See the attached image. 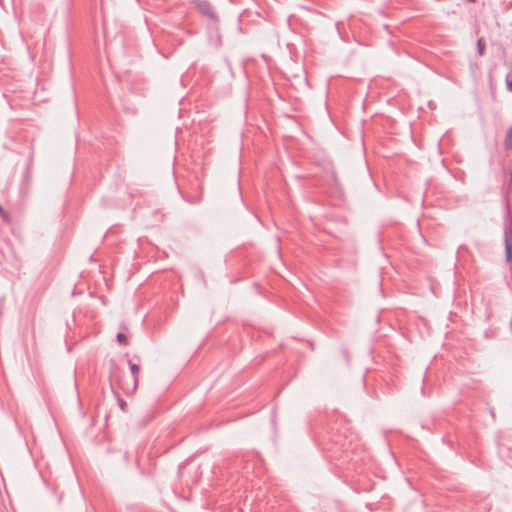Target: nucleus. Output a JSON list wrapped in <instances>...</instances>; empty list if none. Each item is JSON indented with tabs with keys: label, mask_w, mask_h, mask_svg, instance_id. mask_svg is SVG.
I'll list each match as a JSON object with an SVG mask.
<instances>
[{
	"label": "nucleus",
	"mask_w": 512,
	"mask_h": 512,
	"mask_svg": "<svg viewBox=\"0 0 512 512\" xmlns=\"http://www.w3.org/2000/svg\"><path fill=\"white\" fill-rule=\"evenodd\" d=\"M118 404L121 410L126 411L127 403L122 398H118Z\"/></svg>",
	"instance_id": "9d476101"
},
{
	"label": "nucleus",
	"mask_w": 512,
	"mask_h": 512,
	"mask_svg": "<svg viewBox=\"0 0 512 512\" xmlns=\"http://www.w3.org/2000/svg\"><path fill=\"white\" fill-rule=\"evenodd\" d=\"M485 46H486V43H485V40L483 38H479L477 40V45H476V49H477V53L482 56L484 55V52H485Z\"/></svg>",
	"instance_id": "0eeeda50"
},
{
	"label": "nucleus",
	"mask_w": 512,
	"mask_h": 512,
	"mask_svg": "<svg viewBox=\"0 0 512 512\" xmlns=\"http://www.w3.org/2000/svg\"><path fill=\"white\" fill-rule=\"evenodd\" d=\"M0 215L3 217V218H7L8 217V214L7 212L4 210V208L0 205Z\"/></svg>",
	"instance_id": "9b49d317"
},
{
	"label": "nucleus",
	"mask_w": 512,
	"mask_h": 512,
	"mask_svg": "<svg viewBox=\"0 0 512 512\" xmlns=\"http://www.w3.org/2000/svg\"><path fill=\"white\" fill-rule=\"evenodd\" d=\"M467 1L470 2V3H474L475 2V0H467Z\"/></svg>",
	"instance_id": "4468645a"
},
{
	"label": "nucleus",
	"mask_w": 512,
	"mask_h": 512,
	"mask_svg": "<svg viewBox=\"0 0 512 512\" xmlns=\"http://www.w3.org/2000/svg\"><path fill=\"white\" fill-rule=\"evenodd\" d=\"M191 4L195 6V8L202 16L208 17L210 20L214 22V24L219 22L212 5L208 1L191 0Z\"/></svg>",
	"instance_id": "7ed1b4c3"
},
{
	"label": "nucleus",
	"mask_w": 512,
	"mask_h": 512,
	"mask_svg": "<svg viewBox=\"0 0 512 512\" xmlns=\"http://www.w3.org/2000/svg\"><path fill=\"white\" fill-rule=\"evenodd\" d=\"M116 340L120 345H124V346L128 345V339L124 333L119 332L116 335Z\"/></svg>",
	"instance_id": "6e6552de"
},
{
	"label": "nucleus",
	"mask_w": 512,
	"mask_h": 512,
	"mask_svg": "<svg viewBox=\"0 0 512 512\" xmlns=\"http://www.w3.org/2000/svg\"><path fill=\"white\" fill-rule=\"evenodd\" d=\"M512 220L507 217L504 222V247H505V260L507 263L512 261Z\"/></svg>",
	"instance_id": "f03ea898"
},
{
	"label": "nucleus",
	"mask_w": 512,
	"mask_h": 512,
	"mask_svg": "<svg viewBox=\"0 0 512 512\" xmlns=\"http://www.w3.org/2000/svg\"><path fill=\"white\" fill-rule=\"evenodd\" d=\"M236 185L238 187V189L240 190V180H239V176L236 177Z\"/></svg>",
	"instance_id": "ddd939ff"
},
{
	"label": "nucleus",
	"mask_w": 512,
	"mask_h": 512,
	"mask_svg": "<svg viewBox=\"0 0 512 512\" xmlns=\"http://www.w3.org/2000/svg\"><path fill=\"white\" fill-rule=\"evenodd\" d=\"M208 38L210 44L215 48H220L222 45L221 35L212 25L208 27Z\"/></svg>",
	"instance_id": "20e7f679"
},
{
	"label": "nucleus",
	"mask_w": 512,
	"mask_h": 512,
	"mask_svg": "<svg viewBox=\"0 0 512 512\" xmlns=\"http://www.w3.org/2000/svg\"><path fill=\"white\" fill-rule=\"evenodd\" d=\"M509 90L512 92V79L507 81Z\"/></svg>",
	"instance_id": "f8f14e48"
},
{
	"label": "nucleus",
	"mask_w": 512,
	"mask_h": 512,
	"mask_svg": "<svg viewBox=\"0 0 512 512\" xmlns=\"http://www.w3.org/2000/svg\"><path fill=\"white\" fill-rule=\"evenodd\" d=\"M504 144L507 149L512 148V126L506 132Z\"/></svg>",
	"instance_id": "423d86ee"
},
{
	"label": "nucleus",
	"mask_w": 512,
	"mask_h": 512,
	"mask_svg": "<svg viewBox=\"0 0 512 512\" xmlns=\"http://www.w3.org/2000/svg\"><path fill=\"white\" fill-rule=\"evenodd\" d=\"M331 180H332L334 186L337 189H340V182H339L338 176L334 170L331 172Z\"/></svg>",
	"instance_id": "1a4fd4ad"
},
{
	"label": "nucleus",
	"mask_w": 512,
	"mask_h": 512,
	"mask_svg": "<svg viewBox=\"0 0 512 512\" xmlns=\"http://www.w3.org/2000/svg\"><path fill=\"white\" fill-rule=\"evenodd\" d=\"M130 371L133 376V388L132 391L136 390L137 384H138V372H139V365L136 363H133L131 360L128 361Z\"/></svg>",
	"instance_id": "39448f33"
},
{
	"label": "nucleus",
	"mask_w": 512,
	"mask_h": 512,
	"mask_svg": "<svg viewBox=\"0 0 512 512\" xmlns=\"http://www.w3.org/2000/svg\"><path fill=\"white\" fill-rule=\"evenodd\" d=\"M319 445L327 457L331 459H342L343 461L351 460V453L354 451L352 440L348 439L346 435H333L328 441L321 440Z\"/></svg>",
	"instance_id": "f257e3e1"
}]
</instances>
